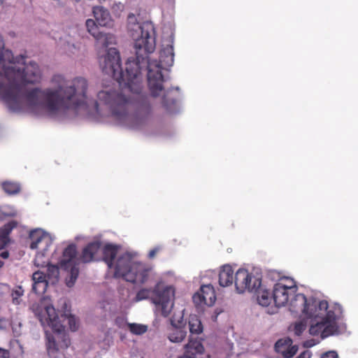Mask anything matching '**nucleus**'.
Wrapping results in <instances>:
<instances>
[{"mask_svg": "<svg viewBox=\"0 0 358 358\" xmlns=\"http://www.w3.org/2000/svg\"><path fill=\"white\" fill-rule=\"evenodd\" d=\"M41 78V71L36 62L26 64L23 55L14 57L13 52L0 43V96L11 110L27 108L56 115L61 111L88 108L92 105L99 112L98 101L87 95L85 78L67 80L62 75H55L51 80L54 88H24L27 84L38 83Z\"/></svg>", "mask_w": 358, "mask_h": 358, "instance_id": "f257e3e1", "label": "nucleus"}, {"mask_svg": "<svg viewBox=\"0 0 358 358\" xmlns=\"http://www.w3.org/2000/svg\"><path fill=\"white\" fill-rule=\"evenodd\" d=\"M147 57V63L141 64L138 73V79L127 76L121 66L119 51L115 48L108 50L106 55L99 59L102 71L112 76L119 84L121 90H102L97 94L100 103L105 105L112 115L119 121L129 119V108L132 104L139 107L148 106V96L142 92L141 71L148 69V84L151 95L156 97L163 90L164 76L162 69H166L173 64L174 53L172 45H166L159 52V61L150 62Z\"/></svg>", "mask_w": 358, "mask_h": 358, "instance_id": "f03ea898", "label": "nucleus"}, {"mask_svg": "<svg viewBox=\"0 0 358 358\" xmlns=\"http://www.w3.org/2000/svg\"><path fill=\"white\" fill-rule=\"evenodd\" d=\"M127 29L134 40L136 57L128 59L124 72L127 73V76L131 75L133 78L138 79L140 65L146 64L148 55L155 50L154 27L152 24L144 22L142 24H127Z\"/></svg>", "mask_w": 358, "mask_h": 358, "instance_id": "7ed1b4c3", "label": "nucleus"}, {"mask_svg": "<svg viewBox=\"0 0 358 358\" xmlns=\"http://www.w3.org/2000/svg\"><path fill=\"white\" fill-rule=\"evenodd\" d=\"M31 308L42 325L48 326L54 332L58 333V336L62 339L60 348H67L71 342L68 335L64 333L65 327L62 322L66 320L70 329L76 331L78 329L76 318L71 315L66 314L62 315L60 318L52 306H45L43 302L33 304Z\"/></svg>", "mask_w": 358, "mask_h": 358, "instance_id": "20e7f679", "label": "nucleus"}, {"mask_svg": "<svg viewBox=\"0 0 358 358\" xmlns=\"http://www.w3.org/2000/svg\"><path fill=\"white\" fill-rule=\"evenodd\" d=\"M101 250V243L98 241L88 243L78 254L76 244H69L63 251L59 264L64 268H76L83 264H87L99 259L98 254Z\"/></svg>", "mask_w": 358, "mask_h": 358, "instance_id": "39448f33", "label": "nucleus"}, {"mask_svg": "<svg viewBox=\"0 0 358 358\" xmlns=\"http://www.w3.org/2000/svg\"><path fill=\"white\" fill-rule=\"evenodd\" d=\"M174 293V288L172 286H167L162 282H159L153 290L149 289L139 290L136 294L135 301L147 299L152 296L153 303L161 307L162 315L166 317L173 308Z\"/></svg>", "mask_w": 358, "mask_h": 358, "instance_id": "423d86ee", "label": "nucleus"}, {"mask_svg": "<svg viewBox=\"0 0 358 358\" xmlns=\"http://www.w3.org/2000/svg\"><path fill=\"white\" fill-rule=\"evenodd\" d=\"M29 238L31 239L30 248L32 250L39 249L34 259V264L36 267H48V268H59L57 265H52L48 259L45 258L44 252L52 245V239L49 234L41 229H35L30 232Z\"/></svg>", "mask_w": 358, "mask_h": 358, "instance_id": "0eeeda50", "label": "nucleus"}, {"mask_svg": "<svg viewBox=\"0 0 358 358\" xmlns=\"http://www.w3.org/2000/svg\"><path fill=\"white\" fill-rule=\"evenodd\" d=\"M298 287L296 282L289 277H282L274 285L273 289V299L278 307L288 304L289 299L296 292Z\"/></svg>", "mask_w": 358, "mask_h": 358, "instance_id": "6e6552de", "label": "nucleus"}, {"mask_svg": "<svg viewBox=\"0 0 358 358\" xmlns=\"http://www.w3.org/2000/svg\"><path fill=\"white\" fill-rule=\"evenodd\" d=\"M255 271L254 274L253 272L248 273V270H237L234 277V284L238 293H243L245 290L256 292L261 287L262 274L257 270Z\"/></svg>", "mask_w": 358, "mask_h": 358, "instance_id": "1a4fd4ad", "label": "nucleus"}, {"mask_svg": "<svg viewBox=\"0 0 358 358\" xmlns=\"http://www.w3.org/2000/svg\"><path fill=\"white\" fill-rule=\"evenodd\" d=\"M290 312L299 314L301 313L304 316H318L313 313V309L317 311V303L315 301H308L306 296L303 294L295 293L291 297L288 303Z\"/></svg>", "mask_w": 358, "mask_h": 358, "instance_id": "9d476101", "label": "nucleus"}, {"mask_svg": "<svg viewBox=\"0 0 358 358\" xmlns=\"http://www.w3.org/2000/svg\"><path fill=\"white\" fill-rule=\"evenodd\" d=\"M329 304L327 301H321L317 304V311L313 309V313L318 316L315 317H320L324 322H325L326 329L324 331V336L333 335L338 330V326L336 322V315L333 310H328Z\"/></svg>", "mask_w": 358, "mask_h": 358, "instance_id": "9b49d317", "label": "nucleus"}, {"mask_svg": "<svg viewBox=\"0 0 358 358\" xmlns=\"http://www.w3.org/2000/svg\"><path fill=\"white\" fill-rule=\"evenodd\" d=\"M192 299L196 306H212L216 301L214 287L211 285H202L199 291L193 295Z\"/></svg>", "mask_w": 358, "mask_h": 358, "instance_id": "f8f14e48", "label": "nucleus"}, {"mask_svg": "<svg viewBox=\"0 0 358 358\" xmlns=\"http://www.w3.org/2000/svg\"><path fill=\"white\" fill-rule=\"evenodd\" d=\"M115 278L122 275L123 279L134 284L144 283L148 276L149 270H114Z\"/></svg>", "mask_w": 358, "mask_h": 358, "instance_id": "ddd939ff", "label": "nucleus"}, {"mask_svg": "<svg viewBox=\"0 0 358 358\" xmlns=\"http://www.w3.org/2000/svg\"><path fill=\"white\" fill-rule=\"evenodd\" d=\"M171 326L168 333V338L172 343H181L187 336L186 322L182 317L177 323L175 320H171Z\"/></svg>", "mask_w": 358, "mask_h": 358, "instance_id": "4468645a", "label": "nucleus"}, {"mask_svg": "<svg viewBox=\"0 0 358 358\" xmlns=\"http://www.w3.org/2000/svg\"><path fill=\"white\" fill-rule=\"evenodd\" d=\"M138 254L135 252H125L120 255L114 268H132L134 266H142L138 259Z\"/></svg>", "mask_w": 358, "mask_h": 358, "instance_id": "2eb2a0df", "label": "nucleus"}, {"mask_svg": "<svg viewBox=\"0 0 358 358\" xmlns=\"http://www.w3.org/2000/svg\"><path fill=\"white\" fill-rule=\"evenodd\" d=\"M185 353L178 358H198L204 352V347L201 341L189 338L188 343L185 345Z\"/></svg>", "mask_w": 358, "mask_h": 358, "instance_id": "dca6fc26", "label": "nucleus"}, {"mask_svg": "<svg viewBox=\"0 0 358 358\" xmlns=\"http://www.w3.org/2000/svg\"><path fill=\"white\" fill-rule=\"evenodd\" d=\"M120 246L111 243L106 244L102 248V259L107 264L108 268L115 266L117 255Z\"/></svg>", "mask_w": 358, "mask_h": 358, "instance_id": "f3484780", "label": "nucleus"}, {"mask_svg": "<svg viewBox=\"0 0 358 358\" xmlns=\"http://www.w3.org/2000/svg\"><path fill=\"white\" fill-rule=\"evenodd\" d=\"M93 15L96 22L101 27H113L114 22L108 9L103 6L93 8Z\"/></svg>", "mask_w": 358, "mask_h": 358, "instance_id": "a211bd4d", "label": "nucleus"}, {"mask_svg": "<svg viewBox=\"0 0 358 358\" xmlns=\"http://www.w3.org/2000/svg\"><path fill=\"white\" fill-rule=\"evenodd\" d=\"M32 280L34 281L32 290L36 294L44 293L48 287V280L45 273L41 270H37L33 273Z\"/></svg>", "mask_w": 358, "mask_h": 358, "instance_id": "6ab92c4d", "label": "nucleus"}, {"mask_svg": "<svg viewBox=\"0 0 358 358\" xmlns=\"http://www.w3.org/2000/svg\"><path fill=\"white\" fill-rule=\"evenodd\" d=\"M307 318L312 319L311 324L309 328V334L312 336H318L320 334L322 338H327L329 336H324V331L326 329V324L320 317H315L313 315L306 316Z\"/></svg>", "mask_w": 358, "mask_h": 358, "instance_id": "aec40b11", "label": "nucleus"}, {"mask_svg": "<svg viewBox=\"0 0 358 358\" xmlns=\"http://www.w3.org/2000/svg\"><path fill=\"white\" fill-rule=\"evenodd\" d=\"M291 342L290 339H280L275 344V350L282 352L287 358L292 357L296 353L297 348L295 346L289 348Z\"/></svg>", "mask_w": 358, "mask_h": 358, "instance_id": "412c9836", "label": "nucleus"}, {"mask_svg": "<svg viewBox=\"0 0 358 358\" xmlns=\"http://www.w3.org/2000/svg\"><path fill=\"white\" fill-rule=\"evenodd\" d=\"M17 225L16 221L12 220L4 224L0 229V250L4 248V246L8 243V236L11 231L15 228Z\"/></svg>", "mask_w": 358, "mask_h": 358, "instance_id": "4be33fe9", "label": "nucleus"}, {"mask_svg": "<svg viewBox=\"0 0 358 358\" xmlns=\"http://www.w3.org/2000/svg\"><path fill=\"white\" fill-rule=\"evenodd\" d=\"M86 28L87 31L96 40H101L102 38H107L106 34H103L99 30V24L92 20L88 19L85 22Z\"/></svg>", "mask_w": 358, "mask_h": 358, "instance_id": "5701e85b", "label": "nucleus"}, {"mask_svg": "<svg viewBox=\"0 0 358 358\" xmlns=\"http://www.w3.org/2000/svg\"><path fill=\"white\" fill-rule=\"evenodd\" d=\"M255 292L257 294V302L262 306H268L273 301V292L271 293L267 289H262L259 287Z\"/></svg>", "mask_w": 358, "mask_h": 358, "instance_id": "b1692460", "label": "nucleus"}, {"mask_svg": "<svg viewBox=\"0 0 358 358\" xmlns=\"http://www.w3.org/2000/svg\"><path fill=\"white\" fill-rule=\"evenodd\" d=\"M234 282V270H220L219 284L222 287L231 285Z\"/></svg>", "mask_w": 358, "mask_h": 358, "instance_id": "393cba45", "label": "nucleus"}, {"mask_svg": "<svg viewBox=\"0 0 358 358\" xmlns=\"http://www.w3.org/2000/svg\"><path fill=\"white\" fill-rule=\"evenodd\" d=\"M189 331L192 334H200L203 332V327L198 316L192 315L189 318Z\"/></svg>", "mask_w": 358, "mask_h": 358, "instance_id": "a878e982", "label": "nucleus"}, {"mask_svg": "<svg viewBox=\"0 0 358 358\" xmlns=\"http://www.w3.org/2000/svg\"><path fill=\"white\" fill-rule=\"evenodd\" d=\"M46 338L48 341L46 346L48 355L52 358H56L59 352L58 345L53 336L46 334Z\"/></svg>", "mask_w": 358, "mask_h": 358, "instance_id": "bb28decb", "label": "nucleus"}, {"mask_svg": "<svg viewBox=\"0 0 358 358\" xmlns=\"http://www.w3.org/2000/svg\"><path fill=\"white\" fill-rule=\"evenodd\" d=\"M3 191L9 195L17 194L21 190L20 185L13 181H5L1 183Z\"/></svg>", "mask_w": 358, "mask_h": 358, "instance_id": "cd10ccee", "label": "nucleus"}, {"mask_svg": "<svg viewBox=\"0 0 358 358\" xmlns=\"http://www.w3.org/2000/svg\"><path fill=\"white\" fill-rule=\"evenodd\" d=\"M68 271L66 278L65 283L67 287H72L79 275V270H66Z\"/></svg>", "mask_w": 358, "mask_h": 358, "instance_id": "c85d7f7f", "label": "nucleus"}, {"mask_svg": "<svg viewBox=\"0 0 358 358\" xmlns=\"http://www.w3.org/2000/svg\"><path fill=\"white\" fill-rule=\"evenodd\" d=\"M24 294V289L22 286H16L15 288L12 290L11 292V297H12V301L13 303L15 305H19L21 301V297Z\"/></svg>", "mask_w": 358, "mask_h": 358, "instance_id": "c756f323", "label": "nucleus"}, {"mask_svg": "<svg viewBox=\"0 0 358 358\" xmlns=\"http://www.w3.org/2000/svg\"><path fill=\"white\" fill-rule=\"evenodd\" d=\"M129 331L135 335H142L148 330V327L144 324L131 323L128 324Z\"/></svg>", "mask_w": 358, "mask_h": 358, "instance_id": "7c9ffc66", "label": "nucleus"}, {"mask_svg": "<svg viewBox=\"0 0 358 358\" xmlns=\"http://www.w3.org/2000/svg\"><path fill=\"white\" fill-rule=\"evenodd\" d=\"M306 329V323L303 321H300L295 323L294 325V334L296 336H301V334L305 331Z\"/></svg>", "mask_w": 358, "mask_h": 358, "instance_id": "2f4dec72", "label": "nucleus"}, {"mask_svg": "<svg viewBox=\"0 0 358 358\" xmlns=\"http://www.w3.org/2000/svg\"><path fill=\"white\" fill-rule=\"evenodd\" d=\"M162 250H163V248L162 246H159V245L156 246L150 250L148 257L149 259H152L155 258V256L157 254L160 253Z\"/></svg>", "mask_w": 358, "mask_h": 358, "instance_id": "473e14b6", "label": "nucleus"}, {"mask_svg": "<svg viewBox=\"0 0 358 358\" xmlns=\"http://www.w3.org/2000/svg\"><path fill=\"white\" fill-rule=\"evenodd\" d=\"M138 23L139 22H138L136 15L133 13H130L127 17V24L132 25Z\"/></svg>", "mask_w": 358, "mask_h": 358, "instance_id": "72a5a7b5", "label": "nucleus"}, {"mask_svg": "<svg viewBox=\"0 0 358 358\" xmlns=\"http://www.w3.org/2000/svg\"><path fill=\"white\" fill-rule=\"evenodd\" d=\"M321 358H338V356L335 351H329L324 353Z\"/></svg>", "mask_w": 358, "mask_h": 358, "instance_id": "f704fd0d", "label": "nucleus"}, {"mask_svg": "<svg viewBox=\"0 0 358 358\" xmlns=\"http://www.w3.org/2000/svg\"><path fill=\"white\" fill-rule=\"evenodd\" d=\"M0 358H10L9 351L0 348Z\"/></svg>", "mask_w": 358, "mask_h": 358, "instance_id": "c9c22d12", "label": "nucleus"}, {"mask_svg": "<svg viewBox=\"0 0 358 358\" xmlns=\"http://www.w3.org/2000/svg\"><path fill=\"white\" fill-rule=\"evenodd\" d=\"M311 355L308 351L301 353L296 358H310Z\"/></svg>", "mask_w": 358, "mask_h": 358, "instance_id": "e433bc0d", "label": "nucleus"}, {"mask_svg": "<svg viewBox=\"0 0 358 358\" xmlns=\"http://www.w3.org/2000/svg\"><path fill=\"white\" fill-rule=\"evenodd\" d=\"M9 256V253L8 251H3L0 253V257L3 259H7Z\"/></svg>", "mask_w": 358, "mask_h": 358, "instance_id": "4c0bfd02", "label": "nucleus"}, {"mask_svg": "<svg viewBox=\"0 0 358 358\" xmlns=\"http://www.w3.org/2000/svg\"><path fill=\"white\" fill-rule=\"evenodd\" d=\"M220 268H223V269H225V268H232V266L230 264H224V265L221 266Z\"/></svg>", "mask_w": 358, "mask_h": 358, "instance_id": "58836bf2", "label": "nucleus"}, {"mask_svg": "<svg viewBox=\"0 0 358 358\" xmlns=\"http://www.w3.org/2000/svg\"><path fill=\"white\" fill-rule=\"evenodd\" d=\"M312 342H313V341H307L306 343V347H312L314 345V343H313Z\"/></svg>", "mask_w": 358, "mask_h": 358, "instance_id": "ea45409f", "label": "nucleus"}, {"mask_svg": "<svg viewBox=\"0 0 358 358\" xmlns=\"http://www.w3.org/2000/svg\"><path fill=\"white\" fill-rule=\"evenodd\" d=\"M276 270H268L269 275L275 273Z\"/></svg>", "mask_w": 358, "mask_h": 358, "instance_id": "a19ab883", "label": "nucleus"}, {"mask_svg": "<svg viewBox=\"0 0 358 358\" xmlns=\"http://www.w3.org/2000/svg\"><path fill=\"white\" fill-rule=\"evenodd\" d=\"M51 271H52V273H54V271H56L57 274H59V269H57V270H50Z\"/></svg>", "mask_w": 358, "mask_h": 358, "instance_id": "79ce46f5", "label": "nucleus"}, {"mask_svg": "<svg viewBox=\"0 0 358 358\" xmlns=\"http://www.w3.org/2000/svg\"><path fill=\"white\" fill-rule=\"evenodd\" d=\"M3 266V262L0 260V268Z\"/></svg>", "mask_w": 358, "mask_h": 358, "instance_id": "37998d69", "label": "nucleus"}, {"mask_svg": "<svg viewBox=\"0 0 358 358\" xmlns=\"http://www.w3.org/2000/svg\"><path fill=\"white\" fill-rule=\"evenodd\" d=\"M3 0H0V6L3 4Z\"/></svg>", "mask_w": 358, "mask_h": 358, "instance_id": "c03bdc74", "label": "nucleus"}, {"mask_svg": "<svg viewBox=\"0 0 358 358\" xmlns=\"http://www.w3.org/2000/svg\"><path fill=\"white\" fill-rule=\"evenodd\" d=\"M253 282H254V280L251 279V283H253Z\"/></svg>", "mask_w": 358, "mask_h": 358, "instance_id": "a18cd8bd", "label": "nucleus"}, {"mask_svg": "<svg viewBox=\"0 0 358 358\" xmlns=\"http://www.w3.org/2000/svg\"><path fill=\"white\" fill-rule=\"evenodd\" d=\"M3 320H0V323L2 322Z\"/></svg>", "mask_w": 358, "mask_h": 358, "instance_id": "49530a36", "label": "nucleus"}]
</instances>
